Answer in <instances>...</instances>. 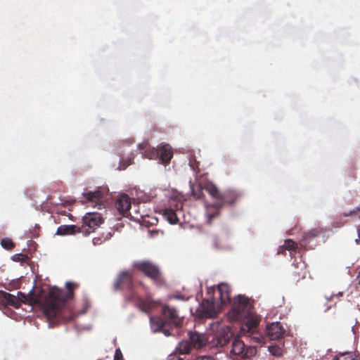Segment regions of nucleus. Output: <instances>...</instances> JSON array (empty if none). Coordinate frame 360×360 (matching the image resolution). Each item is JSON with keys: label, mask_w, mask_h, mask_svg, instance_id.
Instances as JSON below:
<instances>
[{"label": "nucleus", "mask_w": 360, "mask_h": 360, "mask_svg": "<svg viewBox=\"0 0 360 360\" xmlns=\"http://www.w3.org/2000/svg\"><path fill=\"white\" fill-rule=\"evenodd\" d=\"M74 286H76V284L67 282V292L58 288H53L43 300L37 297L29 298L25 293L21 292H18V296L15 297L12 294L0 290V307L10 305L18 309L20 307L22 302H29L30 304H39L43 309L44 315L49 319H53L57 316L62 315L67 302L73 297Z\"/></svg>", "instance_id": "obj_1"}, {"label": "nucleus", "mask_w": 360, "mask_h": 360, "mask_svg": "<svg viewBox=\"0 0 360 360\" xmlns=\"http://www.w3.org/2000/svg\"><path fill=\"white\" fill-rule=\"evenodd\" d=\"M228 318L231 321L243 323L240 327L242 335L252 336L256 342H260L257 333L260 319L254 314L252 304L248 297L238 295L233 298L231 308L228 312Z\"/></svg>", "instance_id": "obj_2"}, {"label": "nucleus", "mask_w": 360, "mask_h": 360, "mask_svg": "<svg viewBox=\"0 0 360 360\" xmlns=\"http://www.w3.org/2000/svg\"><path fill=\"white\" fill-rule=\"evenodd\" d=\"M162 312L165 319L160 316L150 318L152 330L162 332L166 336L176 335V330L182 326L184 318L175 307L168 304L162 306Z\"/></svg>", "instance_id": "obj_3"}, {"label": "nucleus", "mask_w": 360, "mask_h": 360, "mask_svg": "<svg viewBox=\"0 0 360 360\" xmlns=\"http://www.w3.org/2000/svg\"><path fill=\"white\" fill-rule=\"evenodd\" d=\"M231 301L230 286L226 283H220L214 291V297L204 300L201 304L202 315L207 318H214L222 307Z\"/></svg>", "instance_id": "obj_4"}, {"label": "nucleus", "mask_w": 360, "mask_h": 360, "mask_svg": "<svg viewBox=\"0 0 360 360\" xmlns=\"http://www.w3.org/2000/svg\"><path fill=\"white\" fill-rule=\"evenodd\" d=\"M241 195L242 194L240 192L234 190H228L224 193H222L219 201H217L215 203L207 206V223L208 224H211L212 220L219 216L220 209L221 207H223L226 204L230 205H233L241 197Z\"/></svg>", "instance_id": "obj_5"}, {"label": "nucleus", "mask_w": 360, "mask_h": 360, "mask_svg": "<svg viewBox=\"0 0 360 360\" xmlns=\"http://www.w3.org/2000/svg\"><path fill=\"white\" fill-rule=\"evenodd\" d=\"M134 266L149 278L155 285L161 286L165 283V279L160 268L150 261H141L134 263Z\"/></svg>", "instance_id": "obj_6"}, {"label": "nucleus", "mask_w": 360, "mask_h": 360, "mask_svg": "<svg viewBox=\"0 0 360 360\" xmlns=\"http://www.w3.org/2000/svg\"><path fill=\"white\" fill-rule=\"evenodd\" d=\"M82 221L83 225L79 228L84 229L82 233L86 236L100 226L104 222V219L100 213L89 212L83 217Z\"/></svg>", "instance_id": "obj_7"}, {"label": "nucleus", "mask_w": 360, "mask_h": 360, "mask_svg": "<svg viewBox=\"0 0 360 360\" xmlns=\"http://www.w3.org/2000/svg\"><path fill=\"white\" fill-rule=\"evenodd\" d=\"M134 287V273L130 270L121 271L113 285L115 290H125L131 292Z\"/></svg>", "instance_id": "obj_8"}, {"label": "nucleus", "mask_w": 360, "mask_h": 360, "mask_svg": "<svg viewBox=\"0 0 360 360\" xmlns=\"http://www.w3.org/2000/svg\"><path fill=\"white\" fill-rule=\"evenodd\" d=\"M233 338V333L229 327H221L213 336L212 344L216 347L225 346Z\"/></svg>", "instance_id": "obj_9"}, {"label": "nucleus", "mask_w": 360, "mask_h": 360, "mask_svg": "<svg viewBox=\"0 0 360 360\" xmlns=\"http://www.w3.org/2000/svg\"><path fill=\"white\" fill-rule=\"evenodd\" d=\"M266 333L271 340H276L283 337L285 330L280 322H274L266 326Z\"/></svg>", "instance_id": "obj_10"}, {"label": "nucleus", "mask_w": 360, "mask_h": 360, "mask_svg": "<svg viewBox=\"0 0 360 360\" xmlns=\"http://www.w3.org/2000/svg\"><path fill=\"white\" fill-rule=\"evenodd\" d=\"M189 340L192 347L200 349L206 345L207 338L205 334L196 331L189 332Z\"/></svg>", "instance_id": "obj_11"}, {"label": "nucleus", "mask_w": 360, "mask_h": 360, "mask_svg": "<svg viewBox=\"0 0 360 360\" xmlns=\"http://www.w3.org/2000/svg\"><path fill=\"white\" fill-rule=\"evenodd\" d=\"M131 205V199L127 194H122L115 201V207L122 215H125L129 212Z\"/></svg>", "instance_id": "obj_12"}, {"label": "nucleus", "mask_w": 360, "mask_h": 360, "mask_svg": "<svg viewBox=\"0 0 360 360\" xmlns=\"http://www.w3.org/2000/svg\"><path fill=\"white\" fill-rule=\"evenodd\" d=\"M231 346V352L233 354L240 356L242 358H248L250 356L249 351L245 349V345L241 340L236 338H234Z\"/></svg>", "instance_id": "obj_13"}, {"label": "nucleus", "mask_w": 360, "mask_h": 360, "mask_svg": "<svg viewBox=\"0 0 360 360\" xmlns=\"http://www.w3.org/2000/svg\"><path fill=\"white\" fill-rule=\"evenodd\" d=\"M173 157L172 148L169 144L158 146V158L162 164H168Z\"/></svg>", "instance_id": "obj_14"}, {"label": "nucleus", "mask_w": 360, "mask_h": 360, "mask_svg": "<svg viewBox=\"0 0 360 360\" xmlns=\"http://www.w3.org/2000/svg\"><path fill=\"white\" fill-rule=\"evenodd\" d=\"M105 191L101 188H98L94 191H86L82 193V195L89 202H98L101 201L104 197Z\"/></svg>", "instance_id": "obj_15"}, {"label": "nucleus", "mask_w": 360, "mask_h": 360, "mask_svg": "<svg viewBox=\"0 0 360 360\" xmlns=\"http://www.w3.org/2000/svg\"><path fill=\"white\" fill-rule=\"evenodd\" d=\"M84 229L77 225H61L58 227L56 234L60 236L73 235L81 233Z\"/></svg>", "instance_id": "obj_16"}, {"label": "nucleus", "mask_w": 360, "mask_h": 360, "mask_svg": "<svg viewBox=\"0 0 360 360\" xmlns=\"http://www.w3.org/2000/svg\"><path fill=\"white\" fill-rule=\"evenodd\" d=\"M139 308L146 313H149L157 305L158 302L150 298H139L137 301Z\"/></svg>", "instance_id": "obj_17"}, {"label": "nucleus", "mask_w": 360, "mask_h": 360, "mask_svg": "<svg viewBox=\"0 0 360 360\" xmlns=\"http://www.w3.org/2000/svg\"><path fill=\"white\" fill-rule=\"evenodd\" d=\"M139 148L143 150V155L145 158L150 160H156L158 158V147H150L148 143H143L139 145Z\"/></svg>", "instance_id": "obj_18"}, {"label": "nucleus", "mask_w": 360, "mask_h": 360, "mask_svg": "<svg viewBox=\"0 0 360 360\" xmlns=\"http://www.w3.org/2000/svg\"><path fill=\"white\" fill-rule=\"evenodd\" d=\"M203 189L205 190L212 198L217 200V201L220 200L222 193L219 191L215 184L212 182H207L203 186Z\"/></svg>", "instance_id": "obj_19"}, {"label": "nucleus", "mask_w": 360, "mask_h": 360, "mask_svg": "<svg viewBox=\"0 0 360 360\" xmlns=\"http://www.w3.org/2000/svg\"><path fill=\"white\" fill-rule=\"evenodd\" d=\"M192 349V346L189 341H181L179 343L176 348V354L173 356L181 357L180 355L188 354Z\"/></svg>", "instance_id": "obj_20"}, {"label": "nucleus", "mask_w": 360, "mask_h": 360, "mask_svg": "<svg viewBox=\"0 0 360 360\" xmlns=\"http://www.w3.org/2000/svg\"><path fill=\"white\" fill-rule=\"evenodd\" d=\"M162 215L171 224H176L179 222L177 214L172 208H165L163 210Z\"/></svg>", "instance_id": "obj_21"}, {"label": "nucleus", "mask_w": 360, "mask_h": 360, "mask_svg": "<svg viewBox=\"0 0 360 360\" xmlns=\"http://www.w3.org/2000/svg\"><path fill=\"white\" fill-rule=\"evenodd\" d=\"M323 233V229L321 228H314L306 233H304L302 236V241L303 242H309L313 238L318 237L321 233Z\"/></svg>", "instance_id": "obj_22"}, {"label": "nucleus", "mask_w": 360, "mask_h": 360, "mask_svg": "<svg viewBox=\"0 0 360 360\" xmlns=\"http://www.w3.org/2000/svg\"><path fill=\"white\" fill-rule=\"evenodd\" d=\"M333 360H354V359L352 352H344L335 356Z\"/></svg>", "instance_id": "obj_23"}, {"label": "nucleus", "mask_w": 360, "mask_h": 360, "mask_svg": "<svg viewBox=\"0 0 360 360\" xmlns=\"http://www.w3.org/2000/svg\"><path fill=\"white\" fill-rule=\"evenodd\" d=\"M192 189V195L196 199H200L203 195L202 189L203 188L200 187L199 185L193 186L191 187Z\"/></svg>", "instance_id": "obj_24"}, {"label": "nucleus", "mask_w": 360, "mask_h": 360, "mask_svg": "<svg viewBox=\"0 0 360 360\" xmlns=\"http://www.w3.org/2000/svg\"><path fill=\"white\" fill-rule=\"evenodd\" d=\"M269 351L275 356H281L283 354V349L278 345H270L269 347Z\"/></svg>", "instance_id": "obj_25"}, {"label": "nucleus", "mask_w": 360, "mask_h": 360, "mask_svg": "<svg viewBox=\"0 0 360 360\" xmlns=\"http://www.w3.org/2000/svg\"><path fill=\"white\" fill-rule=\"evenodd\" d=\"M1 246L8 250H12L15 247V244L10 238H3L1 241Z\"/></svg>", "instance_id": "obj_26"}, {"label": "nucleus", "mask_w": 360, "mask_h": 360, "mask_svg": "<svg viewBox=\"0 0 360 360\" xmlns=\"http://www.w3.org/2000/svg\"><path fill=\"white\" fill-rule=\"evenodd\" d=\"M283 245L287 250H295L297 248V243L290 239L286 240Z\"/></svg>", "instance_id": "obj_27"}, {"label": "nucleus", "mask_w": 360, "mask_h": 360, "mask_svg": "<svg viewBox=\"0 0 360 360\" xmlns=\"http://www.w3.org/2000/svg\"><path fill=\"white\" fill-rule=\"evenodd\" d=\"M189 165L196 174L200 172L199 162H198L195 158L190 159Z\"/></svg>", "instance_id": "obj_28"}, {"label": "nucleus", "mask_w": 360, "mask_h": 360, "mask_svg": "<svg viewBox=\"0 0 360 360\" xmlns=\"http://www.w3.org/2000/svg\"><path fill=\"white\" fill-rule=\"evenodd\" d=\"M300 271H295V274L299 276H301L302 278H304L306 275L305 265L304 264H300Z\"/></svg>", "instance_id": "obj_29"}, {"label": "nucleus", "mask_w": 360, "mask_h": 360, "mask_svg": "<svg viewBox=\"0 0 360 360\" xmlns=\"http://www.w3.org/2000/svg\"><path fill=\"white\" fill-rule=\"evenodd\" d=\"M109 235V237L107 236L104 239H101V238H94L93 239V243L94 245H100L103 242H104L105 240H106L107 239H108L110 236H111V234L109 233H108Z\"/></svg>", "instance_id": "obj_30"}, {"label": "nucleus", "mask_w": 360, "mask_h": 360, "mask_svg": "<svg viewBox=\"0 0 360 360\" xmlns=\"http://www.w3.org/2000/svg\"><path fill=\"white\" fill-rule=\"evenodd\" d=\"M285 248H284L283 245H281L279 246V248H278V251H277V254L280 255V254H282V255H285Z\"/></svg>", "instance_id": "obj_31"}, {"label": "nucleus", "mask_w": 360, "mask_h": 360, "mask_svg": "<svg viewBox=\"0 0 360 360\" xmlns=\"http://www.w3.org/2000/svg\"><path fill=\"white\" fill-rule=\"evenodd\" d=\"M172 297L174 299H176V300H188V298H186L185 296L182 295H173Z\"/></svg>", "instance_id": "obj_32"}, {"label": "nucleus", "mask_w": 360, "mask_h": 360, "mask_svg": "<svg viewBox=\"0 0 360 360\" xmlns=\"http://www.w3.org/2000/svg\"><path fill=\"white\" fill-rule=\"evenodd\" d=\"M342 295H343V293L342 292H339L338 294L330 295V297H328V298L327 297V299L329 301H331V300H333L334 297H340V296H342Z\"/></svg>", "instance_id": "obj_33"}, {"label": "nucleus", "mask_w": 360, "mask_h": 360, "mask_svg": "<svg viewBox=\"0 0 360 360\" xmlns=\"http://www.w3.org/2000/svg\"><path fill=\"white\" fill-rule=\"evenodd\" d=\"M358 236L359 238L356 239V243L357 244L360 243V226L357 228Z\"/></svg>", "instance_id": "obj_34"}, {"label": "nucleus", "mask_w": 360, "mask_h": 360, "mask_svg": "<svg viewBox=\"0 0 360 360\" xmlns=\"http://www.w3.org/2000/svg\"><path fill=\"white\" fill-rule=\"evenodd\" d=\"M169 360H184V358L179 356H172Z\"/></svg>", "instance_id": "obj_35"}, {"label": "nucleus", "mask_w": 360, "mask_h": 360, "mask_svg": "<svg viewBox=\"0 0 360 360\" xmlns=\"http://www.w3.org/2000/svg\"><path fill=\"white\" fill-rule=\"evenodd\" d=\"M356 280L358 281V284L360 285V271L358 273V275L356 276Z\"/></svg>", "instance_id": "obj_36"}, {"label": "nucleus", "mask_w": 360, "mask_h": 360, "mask_svg": "<svg viewBox=\"0 0 360 360\" xmlns=\"http://www.w3.org/2000/svg\"><path fill=\"white\" fill-rule=\"evenodd\" d=\"M126 167H127V166H124V167H123L122 168V167H120L119 169H124L126 168Z\"/></svg>", "instance_id": "obj_37"}, {"label": "nucleus", "mask_w": 360, "mask_h": 360, "mask_svg": "<svg viewBox=\"0 0 360 360\" xmlns=\"http://www.w3.org/2000/svg\"><path fill=\"white\" fill-rule=\"evenodd\" d=\"M252 352H253V349H250V354H252Z\"/></svg>", "instance_id": "obj_38"}]
</instances>
